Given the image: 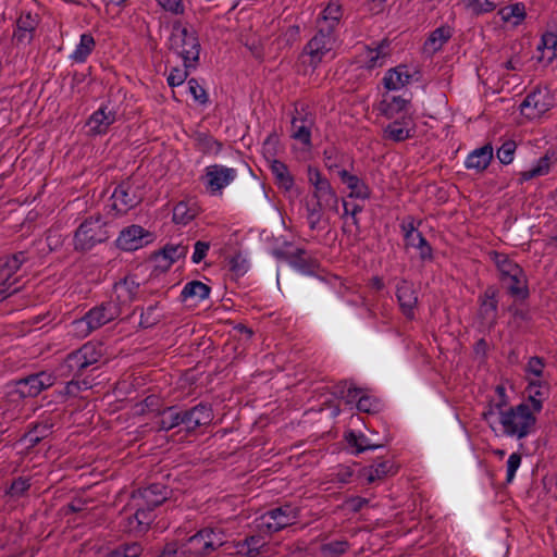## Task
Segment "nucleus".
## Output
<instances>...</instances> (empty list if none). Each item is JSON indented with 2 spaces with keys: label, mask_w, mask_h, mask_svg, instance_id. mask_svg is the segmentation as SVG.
<instances>
[{
  "label": "nucleus",
  "mask_w": 557,
  "mask_h": 557,
  "mask_svg": "<svg viewBox=\"0 0 557 557\" xmlns=\"http://www.w3.org/2000/svg\"><path fill=\"white\" fill-rule=\"evenodd\" d=\"M52 426L48 420L36 423L22 436L21 442H24L27 448H33L52 433Z\"/></svg>",
  "instance_id": "obj_30"
},
{
  "label": "nucleus",
  "mask_w": 557,
  "mask_h": 557,
  "mask_svg": "<svg viewBox=\"0 0 557 557\" xmlns=\"http://www.w3.org/2000/svg\"><path fill=\"white\" fill-rule=\"evenodd\" d=\"M409 100L403 98L401 96H393L391 100H384L381 103L382 112L388 119H393L400 112H406Z\"/></svg>",
  "instance_id": "obj_45"
},
{
  "label": "nucleus",
  "mask_w": 557,
  "mask_h": 557,
  "mask_svg": "<svg viewBox=\"0 0 557 557\" xmlns=\"http://www.w3.org/2000/svg\"><path fill=\"white\" fill-rule=\"evenodd\" d=\"M28 260L25 251H18L0 259V277H14V274Z\"/></svg>",
  "instance_id": "obj_35"
},
{
  "label": "nucleus",
  "mask_w": 557,
  "mask_h": 557,
  "mask_svg": "<svg viewBox=\"0 0 557 557\" xmlns=\"http://www.w3.org/2000/svg\"><path fill=\"white\" fill-rule=\"evenodd\" d=\"M170 49L182 57L184 67H196L200 54L199 38L195 30L184 26L180 21L173 23Z\"/></svg>",
  "instance_id": "obj_3"
},
{
  "label": "nucleus",
  "mask_w": 557,
  "mask_h": 557,
  "mask_svg": "<svg viewBox=\"0 0 557 557\" xmlns=\"http://www.w3.org/2000/svg\"><path fill=\"white\" fill-rule=\"evenodd\" d=\"M344 438L349 447L355 448V455L383 447V444L372 443L364 434L351 430L345 433Z\"/></svg>",
  "instance_id": "obj_37"
},
{
  "label": "nucleus",
  "mask_w": 557,
  "mask_h": 557,
  "mask_svg": "<svg viewBox=\"0 0 557 557\" xmlns=\"http://www.w3.org/2000/svg\"><path fill=\"white\" fill-rule=\"evenodd\" d=\"M140 292V283L134 275H127L113 285V293L110 298L113 304L120 307L123 312L137 299Z\"/></svg>",
  "instance_id": "obj_15"
},
{
  "label": "nucleus",
  "mask_w": 557,
  "mask_h": 557,
  "mask_svg": "<svg viewBox=\"0 0 557 557\" xmlns=\"http://www.w3.org/2000/svg\"><path fill=\"white\" fill-rule=\"evenodd\" d=\"M348 548L347 541H332L324 543L320 547L321 557H339Z\"/></svg>",
  "instance_id": "obj_56"
},
{
  "label": "nucleus",
  "mask_w": 557,
  "mask_h": 557,
  "mask_svg": "<svg viewBox=\"0 0 557 557\" xmlns=\"http://www.w3.org/2000/svg\"><path fill=\"white\" fill-rule=\"evenodd\" d=\"M412 247L419 250V257L421 260L432 261L433 260V249L422 233L416 234L414 245Z\"/></svg>",
  "instance_id": "obj_63"
},
{
  "label": "nucleus",
  "mask_w": 557,
  "mask_h": 557,
  "mask_svg": "<svg viewBox=\"0 0 557 557\" xmlns=\"http://www.w3.org/2000/svg\"><path fill=\"white\" fill-rule=\"evenodd\" d=\"M361 393V389L356 387V386H352L351 383H348L347 381H343V382H339L336 386H335V392L334 394L338 397H342V398H347L348 401H352L355 400Z\"/></svg>",
  "instance_id": "obj_61"
},
{
  "label": "nucleus",
  "mask_w": 557,
  "mask_h": 557,
  "mask_svg": "<svg viewBox=\"0 0 557 557\" xmlns=\"http://www.w3.org/2000/svg\"><path fill=\"white\" fill-rule=\"evenodd\" d=\"M315 116L309 108L302 104L295 107L294 115L290 121V137L301 143L306 148L312 147L311 131L314 126Z\"/></svg>",
  "instance_id": "obj_7"
},
{
  "label": "nucleus",
  "mask_w": 557,
  "mask_h": 557,
  "mask_svg": "<svg viewBox=\"0 0 557 557\" xmlns=\"http://www.w3.org/2000/svg\"><path fill=\"white\" fill-rule=\"evenodd\" d=\"M555 154L556 153L554 151L548 150L536 161V163L531 169L520 172L518 178L519 184H523L524 182L535 177L548 174L552 166L557 163V158Z\"/></svg>",
  "instance_id": "obj_21"
},
{
  "label": "nucleus",
  "mask_w": 557,
  "mask_h": 557,
  "mask_svg": "<svg viewBox=\"0 0 557 557\" xmlns=\"http://www.w3.org/2000/svg\"><path fill=\"white\" fill-rule=\"evenodd\" d=\"M90 388V383L87 380H78V377H74L65 384L62 391H60V395L67 397H77L82 391H87Z\"/></svg>",
  "instance_id": "obj_57"
},
{
  "label": "nucleus",
  "mask_w": 557,
  "mask_h": 557,
  "mask_svg": "<svg viewBox=\"0 0 557 557\" xmlns=\"http://www.w3.org/2000/svg\"><path fill=\"white\" fill-rule=\"evenodd\" d=\"M196 216L194 209L184 201L178 202L173 209L172 220L175 224L186 225Z\"/></svg>",
  "instance_id": "obj_54"
},
{
  "label": "nucleus",
  "mask_w": 557,
  "mask_h": 557,
  "mask_svg": "<svg viewBox=\"0 0 557 557\" xmlns=\"http://www.w3.org/2000/svg\"><path fill=\"white\" fill-rule=\"evenodd\" d=\"M210 290L207 284L200 281H191L184 286L180 297L182 301H186L188 298L203 300L209 297Z\"/></svg>",
  "instance_id": "obj_40"
},
{
  "label": "nucleus",
  "mask_w": 557,
  "mask_h": 557,
  "mask_svg": "<svg viewBox=\"0 0 557 557\" xmlns=\"http://www.w3.org/2000/svg\"><path fill=\"white\" fill-rule=\"evenodd\" d=\"M535 412L530 409L525 403L509 407L505 411H500L499 423L503 432L507 436L517 437L518 440L528 436L534 429L536 423Z\"/></svg>",
  "instance_id": "obj_2"
},
{
  "label": "nucleus",
  "mask_w": 557,
  "mask_h": 557,
  "mask_svg": "<svg viewBox=\"0 0 557 557\" xmlns=\"http://www.w3.org/2000/svg\"><path fill=\"white\" fill-rule=\"evenodd\" d=\"M537 50H547L550 52L547 58V63H552L557 59V32H545L541 37Z\"/></svg>",
  "instance_id": "obj_53"
},
{
  "label": "nucleus",
  "mask_w": 557,
  "mask_h": 557,
  "mask_svg": "<svg viewBox=\"0 0 557 557\" xmlns=\"http://www.w3.org/2000/svg\"><path fill=\"white\" fill-rule=\"evenodd\" d=\"M549 110V103L546 96L540 90L530 92L520 104L521 114L530 120L541 117Z\"/></svg>",
  "instance_id": "obj_19"
},
{
  "label": "nucleus",
  "mask_w": 557,
  "mask_h": 557,
  "mask_svg": "<svg viewBox=\"0 0 557 557\" xmlns=\"http://www.w3.org/2000/svg\"><path fill=\"white\" fill-rule=\"evenodd\" d=\"M153 240V235L143 226L133 224L124 227L115 240L119 249L124 251H135L147 246Z\"/></svg>",
  "instance_id": "obj_12"
},
{
  "label": "nucleus",
  "mask_w": 557,
  "mask_h": 557,
  "mask_svg": "<svg viewBox=\"0 0 557 557\" xmlns=\"http://www.w3.org/2000/svg\"><path fill=\"white\" fill-rule=\"evenodd\" d=\"M236 176L237 172L235 169L221 164H212L205 169L201 181L211 195H221L223 188L230 185Z\"/></svg>",
  "instance_id": "obj_9"
},
{
  "label": "nucleus",
  "mask_w": 557,
  "mask_h": 557,
  "mask_svg": "<svg viewBox=\"0 0 557 557\" xmlns=\"http://www.w3.org/2000/svg\"><path fill=\"white\" fill-rule=\"evenodd\" d=\"M416 134V124L410 116L394 120L384 128V138L401 143L412 138Z\"/></svg>",
  "instance_id": "obj_18"
},
{
  "label": "nucleus",
  "mask_w": 557,
  "mask_h": 557,
  "mask_svg": "<svg viewBox=\"0 0 557 557\" xmlns=\"http://www.w3.org/2000/svg\"><path fill=\"white\" fill-rule=\"evenodd\" d=\"M38 24V15H33L30 12L21 14V16L16 20L12 40L17 46L29 45L34 39V35Z\"/></svg>",
  "instance_id": "obj_17"
},
{
  "label": "nucleus",
  "mask_w": 557,
  "mask_h": 557,
  "mask_svg": "<svg viewBox=\"0 0 557 557\" xmlns=\"http://www.w3.org/2000/svg\"><path fill=\"white\" fill-rule=\"evenodd\" d=\"M499 294L496 285H488L478 297V317L488 329L495 327L498 321Z\"/></svg>",
  "instance_id": "obj_8"
},
{
  "label": "nucleus",
  "mask_w": 557,
  "mask_h": 557,
  "mask_svg": "<svg viewBox=\"0 0 557 557\" xmlns=\"http://www.w3.org/2000/svg\"><path fill=\"white\" fill-rule=\"evenodd\" d=\"M289 265L307 275L315 274L319 269L318 261L307 257V251L304 248H297L293 251Z\"/></svg>",
  "instance_id": "obj_31"
},
{
  "label": "nucleus",
  "mask_w": 557,
  "mask_h": 557,
  "mask_svg": "<svg viewBox=\"0 0 557 557\" xmlns=\"http://www.w3.org/2000/svg\"><path fill=\"white\" fill-rule=\"evenodd\" d=\"M187 252V245H184L183 243H169L159 251V255H161L168 261L166 267H170L172 263L180 260L181 258H185Z\"/></svg>",
  "instance_id": "obj_44"
},
{
  "label": "nucleus",
  "mask_w": 557,
  "mask_h": 557,
  "mask_svg": "<svg viewBox=\"0 0 557 557\" xmlns=\"http://www.w3.org/2000/svg\"><path fill=\"white\" fill-rule=\"evenodd\" d=\"M79 351L82 352V355L84 357L83 362L87 363L88 367H90V366L99 362L100 359L102 358L103 346H102V344L88 342L79 348Z\"/></svg>",
  "instance_id": "obj_48"
},
{
  "label": "nucleus",
  "mask_w": 557,
  "mask_h": 557,
  "mask_svg": "<svg viewBox=\"0 0 557 557\" xmlns=\"http://www.w3.org/2000/svg\"><path fill=\"white\" fill-rule=\"evenodd\" d=\"M195 141V148L202 154H219L222 150L223 144L215 139L208 132H196L193 135Z\"/></svg>",
  "instance_id": "obj_28"
},
{
  "label": "nucleus",
  "mask_w": 557,
  "mask_h": 557,
  "mask_svg": "<svg viewBox=\"0 0 557 557\" xmlns=\"http://www.w3.org/2000/svg\"><path fill=\"white\" fill-rule=\"evenodd\" d=\"M298 508L293 507L292 505H282L272 509L267 510L264 513H262L259 519L270 518L273 520H277L280 518H286L288 520L296 519L298 516ZM258 518H256V521Z\"/></svg>",
  "instance_id": "obj_52"
},
{
  "label": "nucleus",
  "mask_w": 557,
  "mask_h": 557,
  "mask_svg": "<svg viewBox=\"0 0 557 557\" xmlns=\"http://www.w3.org/2000/svg\"><path fill=\"white\" fill-rule=\"evenodd\" d=\"M345 156L335 147H329L323 151V162L330 172H338L344 163Z\"/></svg>",
  "instance_id": "obj_51"
},
{
  "label": "nucleus",
  "mask_w": 557,
  "mask_h": 557,
  "mask_svg": "<svg viewBox=\"0 0 557 557\" xmlns=\"http://www.w3.org/2000/svg\"><path fill=\"white\" fill-rule=\"evenodd\" d=\"M18 283V277H0V301L17 293L21 289Z\"/></svg>",
  "instance_id": "obj_59"
},
{
  "label": "nucleus",
  "mask_w": 557,
  "mask_h": 557,
  "mask_svg": "<svg viewBox=\"0 0 557 557\" xmlns=\"http://www.w3.org/2000/svg\"><path fill=\"white\" fill-rule=\"evenodd\" d=\"M495 393L497 394V400H491L487 410L482 414L485 421H488L496 412L500 414V411H505L506 407H508L509 400L506 395V388L503 385H497Z\"/></svg>",
  "instance_id": "obj_41"
},
{
  "label": "nucleus",
  "mask_w": 557,
  "mask_h": 557,
  "mask_svg": "<svg viewBox=\"0 0 557 557\" xmlns=\"http://www.w3.org/2000/svg\"><path fill=\"white\" fill-rule=\"evenodd\" d=\"M343 184L350 190L349 197L356 199H369L371 197V189L368 184L355 174L349 173L343 169L337 172Z\"/></svg>",
  "instance_id": "obj_22"
},
{
  "label": "nucleus",
  "mask_w": 557,
  "mask_h": 557,
  "mask_svg": "<svg viewBox=\"0 0 557 557\" xmlns=\"http://www.w3.org/2000/svg\"><path fill=\"white\" fill-rule=\"evenodd\" d=\"M114 122L115 112L108 110L107 107H101L90 115L87 125L90 127V131L94 134L100 135L106 134L110 125H112Z\"/></svg>",
  "instance_id": "obj_24"
},
{
  "label": "nucleus",
  "mask_w": 557,
  "mask_h": 557,
  "mask_svg": "<svg viewBox=\"0 0 557 557\" xmlns=\"http://www.w3.org/2000/svg\"><path fill=\"white\" fill-rule=\"evenodd\" d=\"M206 531L209 536L206 537L207 542H205V544H203L205 545V554L209 555L216 548L224 545L225 540H224V534L221 530L208 527V528H206Z\"/></svg>",
  "instance_id": "obj_55"
},
{
  "label": "nucleus",
  "mask_w": 557,
  "mask_h": 557,
  "mask_svg": "<svg viewBox=\"0 0 557 557\" xmlns=\"http://www.w3.org/2000/svg\"><path fill=\"white\" fill-rule=\"evenodd\" d=\"M161 313L159 310V302L141 308L139 326L143 329H150L161 321Z\"/></svg>",
  "instance_id": "obj_47"
},
{
  "label": "nucleus",
  "mask_w": 557,
  "mask_h": 557,
  "mask_svg": "<svg viewBox=\"0 0 557 557\" xmlns=\"http://www.w3.org/2000/svg\"><path fill=\"white\" fill-rule=\"evenodd\" d=\"M498 15L503 22H512V24L517 26L527 17L525 5L523 2H516L513 4L506 5L498 11Z\"/></svg>",
  "instance_id": "obj_39"
},
{
  "label": "nucleus",
  "mask_w": 557,
  "mask_h": 557,
  "mask_svg": "<svg viewBox=\"0 0 557 557\" xmlns=\"http://www.w3.org/2000/svg\"><path fill=\"white\" fill-rule=\"evenodd\" d=\"M315 35L305 46L304 51L310 57V64L317 66L329 53L336 41L335 30L327 25L317 24Z\"/></svg>",
  "instance_id": "obj_6"
},
{
  "label": "nucleus",
  "mask_w": 557,
  "mask_h": 557,
  "mask_svg": "<svg viewBox=\"0 0 557 557\" xmlns=\"http://www.w3.org/2000/svg\"><path fill=\"white\" fill-rule=\"evenodd\" d=\"M324 210H329L327 206L319 205L317 201L311 206L307 205V221L310 230L314 231L318 228L319 223L322 221Z\"/></svg>",
  "instance_id": "obj_58"
},
{
  "label": "nucleus",
  "mask_w": 557,
  "mask_h": 557,
  "mask_svg": "<svg viewBox=\"0 0 557 557\" xmlns=\"http://www.w3.org/2000/svg\"><path fill=\"white\" fill-rule=\"evenodd\" d=\"M54 383L55 376L52 373L41 371L17 380L15 382V392L23 398L36 397Z\"/></svg>",
  "instance_id": "obj_11"
},
{
  "label": "nucleus",
  "mask_w": 557,
  "mask_h": 557,
  "mask_svg": "<svg viewBox=\"0 0 557 557\" xmlns=\"http://www.w3.org/2000/svg\"><path fill=\"white\" fill-rule=\"evenodd\" d=\"M178 426H183L181 407L169 406L160 411V419L158 421V428L160 431L168 432Z\"/></svg>",
  "instance_id": "obj_34"
},
{
  "label": "nucleus",
  "mask_w": 557,
  "mask_h": 557,
  "mask_svg": "<svg viewBox=\"0 0 557 557\" xmlns=\"http://www.w3.org/2000/svg\"><path fill=\"white\" fill-rule=\"evenodd\" d=\"M45 242L50 252L55 251L63 246L64 236L59 227H51L46 232Z\"/></svg>",
  "instance_id": "obj_60"
},
{
  "label": "nucleus",
  "mask_w": 557,
  "mask_h": 557,
  "mask_svg": "<svg viewBox=\"0 0 557 557\" xmlns=\"http://www.w3.org/2000/svg\"><path fill=\"white\" fill-rule=\"evenodd\" d=\"M396 298L403 314L412 320L418 306V292L412 282L401 278L396 285Z\"/></svg>",
  "instance_id": "obj_16"
},
{
  "label": "nucleus",
  "mask_w": 557,
  "mask_h": 557,
  "mask_svg": "<svg viewBox=\"0 0 557 557\" xmlns=\"http://www.w3.org/2000/svg\"><path fill=\"white\" fill-rule=\"evenodd\" d=\"M122 313L123 312L120 310L117 305L113 304L111 300H108L90 309L83 317L79 323H85L87 331L91 332L117 319Z\"/></svg>",
  "instance_id": "obj_13"
},
{
  "label": "nucleus",
  "mask_w": 557,
  "mask_h": 557,
  "mask_svg": "<svg viewBox=\"0 0 557 557\" xmlns=\"http://www.w3.org/2000/svg\"><path fill=\"white\" fill-rule=\"evenodd\" d=\"M114 233V225L100 213L92 214L78 225L73 236V247L77 252H88L97 245L106 243Z\"/></svg>",
  "instance_id": "obj_1"
},
{
  "label": "nucleus",
  "mask_w": 557,
  "mask_h": 557,
  "mask_svg": "<svg viewBox=\"0 0 557 557\" xmlns=\"http://www.w3.org/2000/svg\"><path fill=\"white\" fill-rule=\"evenodd\" d=\"M411 75L408 73L405 65L391 69L386 72L383 83L384 87L388 90H398L409 84Z\"/></svg>",
  "instance_id": "obj_33"
},
{
  "label": "nucleus",
  "mask_w": 557,
  "mask_h": 557,
  "mask_svg": "<svg viewBox=\"0 0 557 557\" xmlns=\"http://www.w3.org/2000/svg\"><path fill=\"white\" fill-rule=\"evenodd\" d=\"M517 145L513 140H506L496 152V157L500 163L507 165L510 164L513 160L515 151Z\"/></svg>",
  "instance_id": "obj_62"
},
{
  "label": "nucleus",
  "mask_w": 557,
  "mask_h": 557,
  "mask_svg": "<svg viewBox=\"0 0 557 557\" xmlns=\"http://www.w3.org/2000/svg\"><path fill=\"white\" fill-rule=\"evenodd\" d=\"M171 491L162 483H152L132 493L129 507L135 511L137 522L150 519L149 512L161 506L170 496Z\"/></svg>",
  "instance_id": "obj_4"
},
{
  "label": "nucleus",
  "mask_w": 557,
  "mask_h": 557,
  "mask_svg": "<svg viewBox=\"0 0 557 557\" xmlns=\"http://www.w3.org/2000/svg\"><path fill=\"white\" fill-rule=\"evenodd\" d=\"M388 46V40L384 39L375 48L367 47L368 59L366 62V67L372 70L374 67L382 66L383 60L386 57L383 50Z\"/></svg>",
  "instance_id": "obj_46"
},
{
  "label": "nucleus",
  "mask_w": 557,
  "mask_h": 557,
  "mask_svg": "<svg viewBox=\"0 0 557 557\" xmlns=\"http://www.w3.org/2000/svg\"><path fill=\"white\" fill-rule=\"evenodd\" d=\"M111 200V208L117 214H125L141 202V196L137 194L134 183L128 177L114 188Z\"/></svg>",
  "instance_id": "obj_10"
},
{
  "label": "nucleus",
  "mask_w": 557,
  "mask_h": 557,
  "mask_svg": "<svg viewBox=\"0 0 557 557\" xmlns=\"http://www.w3.org/2000/svg\"><path fill=\"white\" fill-rule=\"evenodd\" d=\"M494 157V149L491 143L471 151L466 161L465 166L468 170H475L482 173L487 169Z\"/></svg>",
  "instance_id": "obj_20"
},
{
  "label": "nucleus",
  "mask_w": 557,
  "mask_h": 557,
  "mask_svg": "<svg viewBox=\"0 0 557 557\" xmlns=\"http://www.w3.org/2000/svg\"><path fill=\"white\" fill-rule=\"evenodd\" d=\"M491 260L494 261L496 269L499 273V281L502 282L508 276L517 275V272H520L522 268L511 260L506 253H502L498 251L490 252Z\"/></svg>",
  "instance_id": "obj_29"
},
{
  "label": "nucleus",
  "mask_w": 557,
  "mask_h": 557,
  "mask_svg": "<svg viewBox=\"0 0 557 557\" xmlns=\"http://www.w3.org/2000/svg\"><path fill=\"white\" fill-rule=\"evenodd\" d=\"M270 169L278 188L289 191L294 187V176L290 174L288 166L284 162L274 159L271 162Z\"/></svg>",
  "instance_id": "obj_32"
},
{
  "label": "nucleus",
  "mask_w": 557,
  "mask_h": 557,
  "mask_svg": "<svg viewBox=\"0 0 557 557\" xmlns=\"http://www.w3.org/2000/svg\"><path fill=\"white\" fill-rule=\"evenodd\" d=\"M181 412L183 430L187 433L195 432L200 426L209 425L214 418L212 406L202 401L190 408H181Z\"/></svg>",
  "instance_id": "obj_14"
},
{
  "label": "nucleus",
  "mask_w": 557,
  "mask_h": 557,
  "mask_svg": "<svg viewBox=\"0 0 557 557\" xmlns=\"http://www.w3.org/2000/svg\"><path fill=\"white\" fill-rule=\"evenodd\" d=\"M342 17V7L338 3L331 2L322 11V16L317 21L319 25H327L336 30Z\"/></svg>",
  "instance_id": "obj_43"
},
{
  "label": "nucleus",
  "mask_w": 557,
  "mask_h": 557,
  "mask_svg": "<svg viewBox=\"0 0 557 557\" xmlns=\"http://www.w3.org/2000/svg\"><path fill=\"white\" fill-rule=\"evenodd\" d=\"M398 467L392 460H382L363 469V476L368 483L381 481L386 476L395 475Z\"/></svg>",
  "instance_id": "obj_25"
},
{
  "label": "nucleus",
  "mask_w": 557,
  "mask_h": 557,
  "mask_svg": "<svg viewBox=\"0 0 557 557\" xmlns=\"http://www.w3.org/2000/svg\"><path fill=\"white\" fill-rule=\"evenodd\" d=\"M96 47L95 38L91 34L85 33L81 35L78 45L76 46L73 53L70 55L71 60L76 63H84L87 58L91 54Z\"/></svg>",
  "instance_id": "obj_38"
},
{
  "label": "nucleus",
  "mask_w": 557,
  "mask_h": 557,
  "mask_svg": "<svg viewBox=\"0 0 557 557\" xmlns=\"http://www.w3.org/2000/svg\"><path fill=\"white\" fill-rule=\"evenodd\" d=\"M509 296L518 300H525L530 296L527 275L522 270L517 275L506 277L502 281Z\"/></svg>",
  "instance_id": "obj_23"
},
{
  "label": "nucleus",
  "mask_w": 557,
  "mask_h": 557,
  "mask_svg": "<svg viewBox=\"0 0 557 557\" xmlns=\"http://www.w3.org/2000/svg\"><path fill=\"white\" fill-rule=\"evenodd\" d=\"M143 553V547L137 542L120 544L114 549L109 550L106 557H139Z\"/></svg>",
  "instance_id": "obj_50"
},
{
  "label": "nucleus",
  "mask_w": 557,
  "mask_h": 557,
  "mask_svg": "<svg viewBox=\"0 0 557 557\" xmlns=\"http://www.w3.org/2000/svg\"><path fill=\"white\" fill-rule=\"evenodd\" d=\"M84 357L79 349L69 354L64 361L60 366V372L63 376L73 375L79 377L83 375L85 370L88 368L87 363H84Z\"/></svg>",
  "instance_id": "obj_27"
},
{
  "label": "nucleus",
  "mask_w": 557,
  "mask_h": 557,
  "mask_svg": "<svg viewBox=\"0 0 557 557\" xmlns=\"http://www.w3.org/2000/svg\"><path fill=\"white\" fill-rule=\"evenodd\" d=\"M525 391L529 393V400L534 412H540L543 408V399L545 398L548 384L542 380H531Z\"/></svg>",
  "instance_id": "obj_36"
},
{
  "label": "nucleus",
  "mask_w": 557,
  "mask_h": 557,
  "mask_svg": "<svg viewBox=\"0 0 557 557\" xmlns=\"http://www.w3.org/2000/svg\"><path fill=\"white\" fill-rule=\"evenodd\" d=\"M84 357L79 349L69 354L64 361L60 366V372L63 376L73 375L79 377L83 375L85 370L88 368L87 363H84Z\"/></svg>",
  "instance_id": "obj_26"
},
{
  "label": "nucleus",
  "mask_w": 557,
  "mask_h": 557,
  "mask_svg": "<svg viewBox=\"0 0 557 557\" xmlns=\"http://www.w3.org/2000/svg\"><path fill=\"white\" fill-rule=\"evenodd\" d=\"M89 504H90V502H87L85 499L75 498L71 503H69L65 506H63L60 509V513L63 517H66L70 513H79L74 519H87L88 518L87 515H88V510H89V508H88Z\"/></svg>",
  "instance_id": "obj_49"
},
{
  "label": "nucleus",
  "mask_w": 557,
  "mask_h": 557,
  "mask_svg": "<svg viewBox=\"0 0 557 557\" xmlns=\"http://www.w3.org/2000/svg\"><path fill=\"white\" fill-rule=\"evenodd\" d=\"M453 36V29L445 25L434 29L425 41V47H430L432 51H438L442 49Z\"/></svg>",
  "instance_id": "obj_42"
},
{
  "label": "nucleus",
  "mask_w": 557,
  "mask_h": 557,
  "mask_svg": "<svg viewBox=\"0 0 557 557\" xmlns=\"http://www.w3.org/2000/svg\"><path fill=\"white\" fill-rule=\"evenodd\" d=\"M545 360L543 357L533 356L528 360L525 366V372L529 374H533L537 380H540L544 374Z\"/></svg>",
  "instance_id": "obj_64"
},
{
  "label": "nucleus",
  "mask_w": 557,
  "mask_h": 557,
  "mask_svg": "<svg viewBox=\"0 0 557 557\" xmlns=\"http://www.w3.org/2000/svg\"><path fill=\"white\" fill-rule=\"evenodd\" d=\"M307 176L309 184L313 187L312 197L315 201L319 205L327 206L330 211L338 213L339 199L329 178L312 165H308Z\"/></svg>",
  "instance_id": "obj_5"
}]
</instances>
